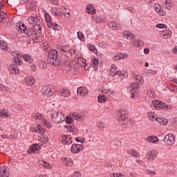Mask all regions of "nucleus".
Here are the masks:
<instances>
[{
    "mask_svg": "<svg viewBox=\"0 0 177 177\" xmlns=\"http://www.w3.org/2000/svg\"><path fill=\"white\" fill-rule=\"evenodd\" d=\"M29 24L33 25V31L36 34H41L42 31V22L41 21V17L38 16L30 17L28 19Z\"/></svg>",
    "mask_w": 177,
    "mask_h": 177,
    "instance_id": "f257e3e1",
    "label": "nucleus"
},
{
    "mask_svg": "<svg viewBox=\"0 0 177 177\" xmlns=\"http://www.w3.org/2000/svg\"><path fill=\"white\" fill-rule=\"evenodd\" d=\"M58 55L59 53H57L56 50H52L48 53L47 62L50 66H53V67L59 66V59H57Z\"/></svg>",
    "mask_w": 177,
    "mask_h": 177,
    "instance_id": "f03ea898",
    "label": "nucleus"
},
{
    "mask_svg": "<svg viewBox=\"0 0 177 177\" xmlns=\"http://www.w3.org/2000/svg\"><path fill=\"white\" fill-rule=\"evenodd\" d=\"M109 74L111 75V77L119 75L120 77H122V80H124V78H127V77H128V73L125 71H117V66H115V64L111 65Z\"/></svg>",
    "mask_w": 177,
    "mask_h": 177,
    "instance_id": "7ed1b4c3",
    "label": "nucleus"
},
{
    "mask_svg": "<svg viewBox=\"0 0 177 177\" xmlns=\"http://www.w3.org/2000/svg\"><path fill=\"white\" fill-rule=\"evenodd\" d=\"M101 93L102 95H100L97 97L99 103H104L107 102L106 96H108V97H111V96H113V91L110 89L104 88L102 90ZM105 95H106V96Z\"/></svg>",
    "mask_w": 177,
    "mask_h": 177,
    "instance_id": "20e7f679",
    "label": "nucleus"
},
{
    "mask_svg": "<svg viewBox=\"0 0 177 177\" xmlns=\"http://www.w3.org/2000/svg\"><path fill=\"white\" fill-rule=\"evenodd\" d=\"M116 118L119 121H125L128 118V111L125 108H122L117 111Z\"/></svg>",
    "mask_w": 177,
    "mask_h": 177,
    "instance_id": "39448f33",
    "label": "nucleus"
},
{
    "mask_svg": "<svg viewBox=\"0 0 177 177\" xmlns=\"http://www.w3.org/2000/svg\"><path fill=\"white\" fill-rule=\"evenodd\" d=\"M139 88H140L139 83L138 82H133L129 87L128 91L129 92H131V99H133V97L136 96V93L139 92Z\"/></svg>",
    "mask_w": 177,
    "mask_h": 177,
    "instance_id": "423d86ee",
    "label": "nucleus"
},
{
    "mask_svg": "<svg viewBox=\"0 0 177 177\" xmlns=\"http://www.w3.org/2000/svg\"><path fill=\"white\" fill-rule=\"evenodd\" d=\"M176 139V138H175V136L174 134L168 133L165 136L163 142L164 143H165V145L172 146L173 145L175 144Z\"/></svg>",
    "mask_w": 177,
    "mask_h": 177,
    "instance_id": "0eeeda50",
    "label": "nucleus"
},
{
    "mask_svg": "<svg viewBox=\"0 0 177 177\" xmlns=\"http://www.w3.org/2000/svg\"><path fill=\"white\" fill-rule=\"evenodd\" d=\"M11 56H12L13 60H15L14 63H18V66L21 64V53L17 50H14L11 52Z\"/></svg>",
    "mask_w": 177,
    "mask_h": 177,
    "instance_id": "6e6552de",
    "label": "nucleus"
},
{
    "mask_svg": "<svg viewBox=\"0 0 177 177\" xmlns=\"http://www.w3.org/2000/svg\"><path fill=\"white\" fill-rule=\"evenodd\" d=\"M19 63L17 62H12V64H10L8 67V71H10V74H12L13 75H17L20 73L19 71Z\"/></svg>",
    "mask_w": 177,
    "mask_h": 177,
    "instance_id": "1a4fd4ad",
    "label": "nucleus"
},
{
    "mask_svg": "<svg viewBox=\"0 0 177 177\" xmlns=\"http://www.w3.org/2000/svg\"><path fill=\"white\" fill-rule=\"evenodd\" d=\"M17 30L19 31V32H22L23 34H26V35H30V30L27 29V27L24 24L20 22L17 24L16 25Z\"/></svg>",
    "mask_w": 177,
    "mask_h": 177,
    "instance_id": "9d476101",
    "label": "nucleus"
},
{
    "mask_svg": "<svg viewBox=\"0 0 177 177\" xmlns=\"http://www.w3.org/2000/svg\"><path fill=\"white\" fill-rule=\"evenodd\" d=\"M41 93L44 96H46V97H50V96H53V93H55V91L52 90L50 87L44 86L41 89Z\"/></svg>",
    "mask_w": 177,
    "mask_h": 177,
    "instance_id": "9b49d317",
    "label": "nucleus"
},
{
    "mask_svg": "<svg viewBox=\"0 0 177 177\" xmlns=\"http://www.w3.org/2000/svg\"><path fill=\"white\" fill-rule=\"evenodd\" d=\"M71 150L73 154H78V153L84 150V146L82 145L73 144Z\"/></svg>",
    "mask_w": 177,
    "mask_h": 177,
    "instance_id": "f8f14e48",
    "label": "nucleus"
},
{
    "mask_svg": "<svg viewBox=\"0 0 177 177\" xmlns=\"http://www.w3.org/2000/svg\"><path fill=\"white\" fill-rule=\"evenodd\" d=\"M10 176V171L6 166L0 167V177Z\"/></svg>",
    "mask_w": 177,
    "mask_h": 177,
    "instance_id": "ddd939ff",
    "label": "nucleus"
},
{
    "mask_svg": "<svg viewBox=\"0 0 177 177\" xmlns=\"http://www.w3.org/2000/svg\"><path fill=\"white\" fill-rule=\"evenodd\" d=\"M77 95L82 96V97H85V96H88V93H89V91L85 86L79 87L77 91Z\"/></svg>",
    "mask_w": 177,
    "mask_h": 177,
    "instance_id": "4468645a",
    "label": "nucleus"
},
{
    "mask_svg": "<svg viewBox=\"0 0 177 177\" xmlns=\"http://www.w3.org/2000/svg\"><path fill=\"white\" fill-rule=\"evenodd\" d=\"M157 156H158V151L154 149L149 151L147 154V159L149 161H154Z\"/></svg>",
    "mask_w": 177,
    "mask_h": 177,
    "instance_id": "2eb2a0df",
    "label": "nucleus"
},
{
    "mask_svg": "<svg viewBox=\"0 0 177 177\" xmlns=\"http://www.w3.org/2000/svg\"><path fill=\"white\" fill-rule=\"evenodd\" d=\"M63 10H66V8L62 7L60 8H57V7H53L51 9V13L52 15H54V16H60L61 15H63Z\"/></svg>",
    "mask_w": 177,
    "mask_h": 177,
    "instance_id": "dca6fc26",
    "label": "nucleus"
},
{
    "mask_svg": "<svg viewBox=\"0 0 177 177\" xmlns=\"http://www.w3.org/2000/svg\"><path fill=\"white\" fill-rule=\"evenodd\" d=\"M61 140L63 145H66L67 146L73 144V138L71 136H62Z\"/></svg>",
    "mask_w": 177,
    "mask_h": 177,
    "instance_id": "f3484780",
    "label": "nucleus"
},
{
    "mask_svg": "<svg viewBox=\"0 0 177 177\" xmlns=\"http://www.w3.org/2000/svg\"><path fill=\"white\" fill-rule=\"evenodd\" d=\"M153 9L155 12H156V13H158V15L160 16H165V11L161 8V5L155 3L153 6Z\"/></svg>",
    "mask_w": 177,
    "mask_h": 177,
    "instance_id": "a211bd4d",
    "label": "nucleus"
},
{
    "mask_svg": "<svg viewBox=\"0 0 177 177\" xmlns=\"http://www.w3.org/2000/svg\"><path fill=\"white\" fill-rule=\"evenodd\" d=\"M40 149L41 146H39L38 144H34L28 149V154H32V153H38Z\"/></svg>",
    "mask_w": 177,
    "mask_h": 177,
    "instance_id": "6ab92c4d",
    "label": "nucleus"
},
{
    "mask_svg": "<svg viewBox=\"0 0 177 177\" xmlns=\"http://www.w3.org/2000/svg\"><path fill=\"white\" fill-rule=\"evenodd\" d=\"M175 6V1L172 0H165V3H163L162 6L165 9H168L169 10H171L172 8Z\"/></svg>",
    "mask_w": 177,
    "mask_h": 177,
    "instance_id": "aec40b11",
    "label": "nucleus"
},
{
    "mask_svg": "<svg viewBox=\"0 0 177 177\" xmlns=\"http://www.w3.org/2000/svg\"><path fill=\"white\" fill-rule=\"evenodd\" d=\"M44 19L46 21L47 26L49 28L53 27V23L52 22V17L49 13L44 12Z\"/></svg>",
    "mask_w": 177,
    "mask_h": 177,
    "instance_id": "412c9836",
    "label": "nucleus"
},
{
    "mask_svg": "<svg viewBox=\"0 0 177 177\" xmlns=\"http://www.w3.org/2000/svg\"><path fill=\"white\" fill-rule=\"evenodd\" d=\"M152 104L155 109L158 110H163L165 107V103L158 100L153 101Z\"/></svg>",
    "mask_w": 177,
    "mask_h": 177,
    "instance_id": "4be33fe9",
    "label": "nucleus"
},
{
    "mask_svg": "<svg viewBox=\"0 0 177 177\" xmlns=\"http://www.w3.org/2000/svg\"><path fill=\"white\" fill-rule=\"evenodd\" d=\"M62 160L65 167H73L74 165V161L70 158H63Z\"/></svg>",
    "mask_w": 177,
    "mask_h": 177,
    "instance_id": "5701e85b",
    "label": "nucleus"
},
{
    "mask_svg": "<svg viewBox=\"0 0 177 177\" xmlns=\"http://www.w3.org/2000/svg\"><path fill=\"white\" fill-rule=\"evenodd\" d=\"M86 12L88 15H96V8L92 4H88L86 7Z\"/></svg>",
    "mask_w": 177,
    "mask_h": 177,
    "instance_id": "b1692460",
    "label": "nucleus"
},
{
    "mask_svg": "<svg viewBox=\"0 0 177 177\" xmlns=\"http://www.w3.org/2000/svg\"><path fill=\"white\" fill-rule=\"evenodd\" d=\"M58 95L62 97H70V90L62 88L58 91Z\"/></svg>",
    "mask_w": 177,
    "mask_h": 177,
    "instance_id": "393cba45",
    "label": "nucleus"
},
{
    "mask_svg": "<svg viewBox=\"0 0 177 177\" xmlns=\"http://www.w3.org/2000/svg\"><path fill=\"white\" fill-rule=\"evenodd\" d=\"M122 37L126 39L132 41V39L135 38V35L132 34V32H131L129 30H125L122 32Z\"/></svg>",
    "mask_w": 177,
    "mask_h": 177,
    "instance_id": "a878e982",
    "label": "nucleus"
},
{
    "mask_svg": "<svg viewBox=\"0 0 177 177\" xmlns=\"http://www.w3.org/2000/svg\"><path fill=\"white\" fill-rule=\"evenodd\" d=\"M160 37L161 38H163L164 39H168L169 38H171L172 37V32L168 30H165L160 32Z\"/></svg>",
    "mask_w": 177,
    "mask_h": 177,
    "instance_id": "bb28decb",
    "label": "nucleus"
},
{
    "mask_svg": "<svg viewBox=\"0 0 177 177\" xmlns=\"http://www.w3.org/2000/svg\"><path fill=\"white\" fill-rule=\"evenodd\" d=\"M30 131L36 132L37 133H40V135H43L44 133H45V131L43 128L41 127V126H39V124L35 127H30Z\"/></svg>",
    "mask_w": 177,
    "mask_h": 177,
    "instance_id": "cd10ccee",
    "label": "nucleus"
},
{
    "mask_svg": "<svg viewBox=\"0 0 177 177\" xmlns=\"http://www.w3.org/2000/svg\"><path fill=\"white\" fill-rule=\"evenodd\" d=\"M53 118H55L57 121H63L64 120V115H63V113L62 112L57 111L54 112L52 115Z\"/></svg>",
    "mask_w": 177,
    "mask_h": 177,
    "instance_id": "c85d7f7f",
    "label": "nucleus"
},
{
    "mask_svg": "<svg viewBox=\"0 0 177 177\" xmlns=\"http://www.w3.org/2000/svg\"><path fill=\"white\" fill-rule=\"evenodd\" d=\"M37 162L39 167H43V168H46L47 169H52V165L46 161L39 160Z\"/></svg>",
    "mask_w": 177,
    "mask_h": 177,
    "instance_id": "c756f323",
    "label": "nucleus"
},
{
    "mask_svg": "<svg viewBox=\"0 0 177 177\" xmlns=\"http://www.w3.org/2000/svg\"><path fill=\"white\" fill-rule=\"evenodd\" d=\"M25 82L28 86H32L35 84V78L32 76H28L25 78Z\"/></svg>",
    "mask_w": 177,
    "mask_h": 177,
    "instance_id": "7c9ffc66",
    "label": "nucleus"
},
{
    "mask_svg": "<svg viewBox=\"0 0 177 177\" xmlns=\"http://www.w3.org/2000/svg\"><path fill=\"white\" fill-rule=\"evenodd\" d=\"M147 142L148 143H152L153 145H156V143H158L159 139L157 138V136H149L146 138Z\"/></svg>",
    "mask_w": 177,
    "mask_h": 177,
    "instance_id": "2f4dec72",
    "label": "nucleus"
},
{
    "mask_svg": "<svg viewBox=\"0 0 177 177\" xmlns=\"http://www.w3.org/2000/svg\"><path fill=\"white\" fill-rule=\"evenodd\" d=\"M109 28H111V30H121V28H122L121 25L114 21L109 22Z\"/></svg>",
    "mask_w": 177,
    "mask_h": 177,
    "instance_id": "473e14b6",
    "label": "nucleus"
},
{
    "mask_svg": "<svg viewBox=\"0 0 177 177\" xmlns=\"http://www.w3.org/2000/svg\"><path fill=\"white\" fill-rule=\"evenodd\" d=\"M147 117L149 121H156V120H157V115L156 114V112H148Z\"/></svg>",
    "mask_w": 177,
    "mask_h": 177,
    "instance_id": "72a5a7b5",
    "label": "nucleus"
},
{
    "mask_svg": "<svg viewBox=\"0 0 177 177\" xmlns=\"http://www.w3.org/2000/svg\"><path fill=\"white\" fill-rule=\"evenodd\" d=\"M128 154L131 156L132 157H135L136 158H139L140 156L138 151H135V149H129L127 151Z\"/></svg>",
    "mask_w": 177,
    "mask_h": 177,
    "instance_id": "f704fd0d",
    "label": "nucleus"
},
{
    "mask_svg": "<svg viewBox=\"0 0 177 177\" xmlns=\"http://www.w3.org/2000/svg\"><path fill=\"white\" fill-rule=\"evenodd\" d=\"M156 121V122H158V124H161V125H167L168 124V120L162 118L157 117Z\"/></svg>",
    "mask_w": 177,
    "mask_h": 177,
    "instance_id": "c9c22d12",
    "label": "nucleus"
},
{
    "mask_svg": "<svg viewBox=\"0 0 177 177\" xmlns=\"http://www.w3.org/2000/svg\"><path fill=\"white\" fill-rule=\"evenodd\" d=\"M124 124L126 127V128H132V126L133 125V122L131 119H127L125 120H123Z\"/></svg>",
    "mask_w": 177,
    "mask_h": 177,
    "instance_id": "e433bc0d",
    "label": "nucleus"
},
{
    "mask_svg": "<svg viewBox=\"0 0 177 177\" xmlns=\"http://www.w3.org/2000/svg\"><path fill=\"white\" fill-rule=\"evenodd\" d=\"M27 9L29 10H35L37 9V3L35 1H31L28 6Z\"/></svg>",
    "mask_w": 177,
    "mask_h": 177,
    "instance_id": "4c0bfd02",
    "label": "nucleus"
},
{
    "mask_svg": "<svg viewBox=\"0 0 177 177\" xmlns=\"http://www.w3.org/2000/svg\"><path fill=\"white\" fill-rule=\"evenodd\" d=\"M133 45H134V46H136V48H140L143 46V45H145V43L142 40H133Z\"/></svg>",
    "mask_w": 177,
    "mask_h": 177,
    "instance_id": "58836bf2",
    "label": "nucleus"
},
{
    "mask_svg": "<svg viewBox=\"0 0 177 177\" xmlns=\"http://www.w3.org/2000/svg\"><path fill=\"white\" fill-rule=\"evenodd\" d=\"M22 57L24 60H25V62H27V63H32V58H31V55L28 54H24V55H22Z\"/></svg>",
    "mask_w": 177,
    "mask_h": 177,
    "instance_id": "ea45409f",
    "label": "nucleus"
},
{
    "mask_svg": "<svg viewBox=\"0 0 177 177\" xmlns=\"http://www.w3.org/2000/svg\"><path fill=\"white\" fill-rule=\"evenodd\" d=\"M87 48L88 50H91V52H93V53H95V55L97 54V49L96 48V47H95L93 44H88L87 45Z\"/></svg>",
    "mask_w": 177,
    "mask_h": 177,
    "instance_id": "a19ab883",
    "label": "nucleus"
},
{
    "mask_svg": "<svg viewBox=\"0 0 177 177\" xmlns=\"http://www.w3.org/2000/svg\"><path fill=\"white\" fill-rule=\"evenodd\" d=\"M60 50L65 52V53H70L71 52V48H70V46H64L60 48Z\"/></svg>",
    "mask_w": 177,
    "mask_h": 177,
    "instance_id": "79ce46f5",
    "label": "nucleus"
},
{
    "mask_svg": "<svg viewBox=\"0 0 177 177\" xmlns=\"http://www.w3.org/2000/svg\"><path fill=\"white\" fill-rule=\"evenodd\" d=\"M0 48L1 50H8V43L5 42V41H1Z\"/></svg>",
    "mask_w": 177,
    "mask_h": 177,
    "instance_id": "37998d69",
    "label": "nucleus"
},
{
    "mask_svg": "<svg viewBox=\"0 0 177 177\" xmlns=\"http://www.w3.org/2000/svg\"><path fill=\"white\" fill-rule=\"evenodd\" d=\"M0 115L5 118L6 117H9V113H8V111L6 109L0 110Z\"/></svg>",
    "mask_w": 177,
    "mask_h": 177,
    "instance_id": "c03bdc74",
    "label": "nucleus"
},
{
    "mask_svg": "<svg viewBox=\"0 0 177 177\" xmlns=\"http://www.w3.org/2000/svg\"><path fill=\"white\" fill-rule=\"evenodd\" d=\"M71 13V10H67V8H66V10H63L62 11V15H64V17H66V19H68V17H70V15Z\"/></svg>",
    "mask_w": 177,
    "mask_h": 177,
    "instance_id": "a18cd8bd",
    "label": "nucleus"
},
{
    "mask_svg": "<svg viewBox=\"0 0 177 177\" xmlns=\"http://www.w3.org/2000/svg\"><path fill=\"white\" fill-rule=\"evenodd\" d=\"M134 80L142 84L143 82V77L140 75H136L134 77Z\"/></svg>",
    "mask_w": 177,
    "mask_h": 177,
    "instance_id": "49530a36",
    "label": "nucleus"
},
{
    "mask_svg": "<svg viewBox=\"0 0 177 177\" xmlns=\"http://www.w3.org/2000/svg\"><path fill=\"white\" fill-rule=\"evenodd\" d=\"M99 64V59L97 58H94L93 59V62L91 64V66L93 67V68H96Z\"/></svg>",
    "mask_w": 177,
    "mask_h": 177,
    "instance_id": "de8ad7c7",
    "label": "nucleus"
},
{
    "mask_svg": "<svg viewBox=\"0 0 177 177\" xmlns=\"http://www.w3.org/2000/svg\"><path fill=\"white\" fill-rule=\"evenodd\" d=\"M77 38L83 42L85 41V36H84V33H82V32H77Z\"/></svg>",
    "mask_w": 177,
    "mask_h": 177,
    "instance_id": "09e8293b",
    "label": "nucleus"
},
{
    "mask_svg": "<svg viewBox=\"0 0 177 177\" xmlns=\"http://www.w3.org/2000/svg\"><path fill=\"white\" fill-rule=\"evenodd\" d=\"M6 12H5L4 11L0 12V23H2V21H3V19H6Z\"/></svg>",
    "mask_w": 177,
    "mask_h": 177,
    "instance_id": "8fccbe9b",
    "label": "nucleus"
},
{
    "mask_svg": "<svg viewBox=\"0 0 177 177\" xmlns=\"http://www.w3.org/2000/svg\"><path fill=\"white\" fill-rule=\"evenodd\" d=\"M66 129L69 132H74V131H75V126L73 124H68L66 126Z\"/></svg>",
    "mask_w": 177,
    "mask_h": 177,
    "instance_id": "3c124183",
    "label": "nucleus"
},
{
    "mask_svg": "<svg viewBox=\"0 0 177 177\" xmlns=\"http://www.w3.org/2000/svg\"><path fill=\"white\" fill-rule=\"evenodd\" d=\"M105 127H106V124H104V122H101L97 124V128L99 129L100 131H103Z\"/></svg>",
    "mask_w": 177,
    "mask_h": 177,
    "instance_id": "603ef678",
    "label": "nucleus"
},
{
    "mask_svg": "<svg viewBox=\"0 0 177 177\" xmlns=\"http://www.w3.org/2000/svg\"><path fill=\"white\" fill-rule=\"evenodd\" d=\"M49 140V138H48L47 136H43L40 139V142L41 143H44V145H46V143H48V141Z\"/></svg>",
    "mask_w": 177,
    "mask_h": 177,
    "instance_id": "864d4df0",
    "label": "nucleus"
},
{
    "mask_svg": "<svg viewBox=\"0 0 177 177\" xmlns=\"http://www.w3.org/2000/svg\"><path fill=\"white\" fill-rule=\"evenodd\" d=\"M35 39L37 42H41L44 39V37H42L39 33H36Z\"/></svg>",
    "mask_w": 177,
    "mask_h": 177,
    "instance_id": "5fc2aeb1",
    "label": "nucleus"
},
{
    "mask_svg": "<svg viewBox=\"0 0 177 177\" xmlns=\"http://www.w3.org/2000/svg\"><path fill=\"white\" fill-rule=\"evenodd\" d=\"M98 45H99L100 48H102V49H106V48H107V46H108L107 42H106V41H102V42L99 43Z\"/></svg>",
    "mask_w": 177,
    "mask_h": 177,
    "instance_id": "6e6d98bb",
    "label": "nucleus"
},
{
    "mask_svg": "<svg viewBox=\"0 0 177 177\" xmlns=\"http://www.w3.org/2000/svg\"><path fill=\"white\" fill-rule=\"evenodd\" d=\"M145 174L149 175V176H154L156 175V171L146 170Z\"/></svg>",
    "mask_w": 177,
    "mask_h": 177,
    "instance_id": "4d7b16f0",
    "label": "nucleus"
},
{
    "mask_svg": "<svg viewBox=\"0 0 177 177\" xmlns=\"http://www.w3.org/2000/svg\"><path fill=\"white\" fill-rule=\"evenodd\" d=\"M145 74H157V71L145 68Z\"/></svg>",
    "mask_w": 177,
    "mask_h": 177,
    "instance_id": "13d9d810",
    "label": "nucleus"
},
{
    "mask_svg": "<svg viewBox=\"0 0 177 177\" xmlns=\"http://www.w3.org/2000/svg\"><path fill=\"white\" fill-rule=\"evenodd\" d=\"M82 175L80 171H74L71 176V177H82Z\"/></svg>",
    "mask_w": 177,
    "mask_h": 177,
    "instance_id": "bf43d9fd",
    "label": "nucleus"
},
{
    "mask_svg": "<svg viewBox=\"0 0 177 177\" xmlns=\"http://www.w3.org/2000/svg\"><path fill=\"white\" fill-rule=\"evenodd\" d=\"M156 27H157V28H167L168 26L164 24H158L156 25Z\"/></svg>",
    "mask_w": 177,
    "mask_h": 177,
    "instance_id": "052dcab7",
    "label": "nucleus"
},
{
    "mask_svg": "<svg viewBox=\"0 0 177 177\" xmlns=\"http://www.w3.org/2000/svg\"><path fill=\"white\" fill-rule=\"evenodd\" d=\"M53 23V27H51V28H53V30H55L57 31H59V30H60V26H59L56 23Z\"/></svg>",
    "mask_w": 177,
    "mask_h": 177,
    "instance_id": "680f3d73",
    "label": "nucleus"
},
{
    "mask_svg": "<svg viewBox=\"0 0 177 177\" xmlns=\"http://www.w3.org/2000/svg\"><path fill=\"white\" fill-rule=\"evenodd\" d=\"M120 176H122V173H111L110 174V177H120Z\"/></svg>",
    "mask_w": 177,
    "mask_h": 177,
    "instance_id": "e2e57ef3",
    "label": "nucleus"
},
{
    "mask_svg": "<svg viewBox=\"0 0 177 177\" xmlns=\"http://www.w3.org/2000/svg\"><path fill=\"white\" fill-rule=\"evenodd\" d=\"M39 68H45L46 67V64L42 61L39 62Z\"/></svg>",
    "mask_w": 177,
    "mask_h": 177,
    "instance_id": "0e129e2a",
    "label": "nucleus"
},
{
    "mask_svg": "<svg viewBox=\"0 0 177 177\" xmlns=\"http://www.w3.org/2000/svg\"><path fill=\"white\" fill-rule=\"evenodd\" d=\"M0 91H2V92H9V88L6 86H2L0 88Z\"/></svg>",
    "mask_w": 177,
    "mask_h": 177,
    "instance_id": "69168bd1",
    "label": "nucleus"
},
{
    "mask_svg": "<svg viewBox=\"0 0 177 177\" xmlns=\"http://www.w3.org/2000/svg\"><path fill=\"white\" fill-rule=\"evenodd\" d=\"M147 96H149V97H154V91L149 90L147 92Z\"/></svg>",
    "mask_w": 177,
    "mask_h": 177,
    "instance_id": "338daca9",
    "label": "nucleus"
},
{
    "mask_svg": "<svg viewBox=\"0 0 177 177\" xmlns=\"http://www.w3.org/2000/svg\"><path fill=\"white\" fill-rule=\"evenodd\" d=\"M34 118L35 120H42L43 117H42V115L39 113H37L34 115Z\"/></svg>",
    "mask_w": 177,
    "mask_h": 177,
    "instance_id": "774afa93",
    "label": "nucleus"
}]
</instances>
